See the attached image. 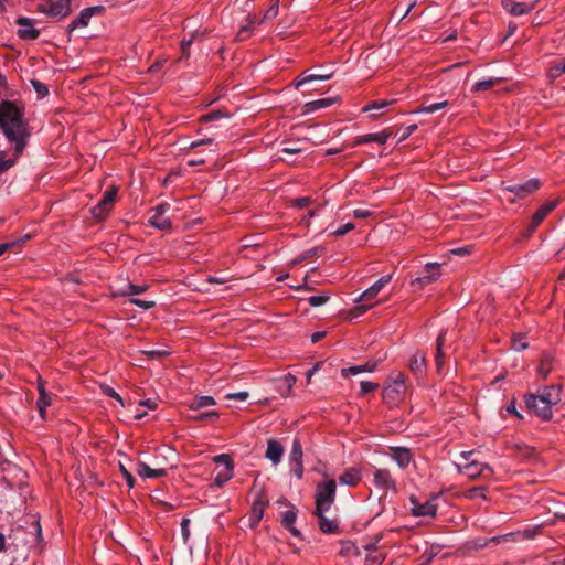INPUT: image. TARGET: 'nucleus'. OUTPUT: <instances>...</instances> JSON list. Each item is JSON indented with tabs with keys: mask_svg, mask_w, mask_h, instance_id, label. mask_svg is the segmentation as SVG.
I'll list each match as a JSON object with an SVG mask.
<instances>
[{
	"mask_svg": "<svg viewBox=\"0 0 565 565\" xmlns=\"http://www.w3.org/2000/svg\"><path fill=\"white\" fill-rule=\"evenodd\" d=\"M426 367V359L424 355L416 353L409 361V369L414 373H422Z\"/></svg>",
	"mask_w": 565,
	"mask_h": 565,
	"instance_id": "obj_31",
	"label": "nucleus"
},
{
	"mask_svg": "<svg viewBox=\"0 0 565 565\" xmlns=\"http://www.w3.org/2000/svg\"><path fill=\"white\" fill-rule=\"evenodd\" d=\"M337 484L334 480H327L317 484L315 502L317 512H328L335 501Z\"/></svg>",
	"mask_w": 565,
	"mask_h": 565,
	"instance_id": "obj_2",
	"label": "nucleus"
},
{
	"mask_svg": "<svg viewBox=\"0 0 565 565\" xmlns=\"http://www.w3.org/2000/svg\"><path fill=\"white\" fill-rule=\"evenodd\" d=\"M565 74V61L556 62L550 66L548 77L551 79H556Z\"/></svg>",
	"mask_w": 565,
	"mask_h": 565,
	"instance_id": "obj_37",
	"label": "nucleus"
},
{
	"mask_svg": "<svg viewBox=\"0 0 565 565\" xmlns=\"http://www.w3.org/2000/svg\"><path fill=\"white\" fill-rule=\"evenodd\" d=\"M494 84H495V81L492 78L479 81V82L475 83L473 90L475 92L487 90V89L491 88L492 86H494Z\"/></svg>",
	"mask_w": 565,
	"mask_h": 565,
	"instance_id": "obj_46",
	"label": "nucleus"
},
{
	"mask_svg": "<svg viewBox=\"0 0 565 565\" xmlns=\"http://www.w3.org/2000/svg\"><path fill=\"white\" fill-rule=\"evenodd\" d=\"M218 417V413L215 411L204 412L198 414L194 418L196 420H207V419H215Z\"/></svg>",
	"mask_w": 565,
	"mask_h": 565,
	"instance_id": "obj_58",
	"label": "nucleus"
},
{
	"mask_svg": "<svg viewBox=\"0 0 565 565\" xmlns=\"http://www.w3.org/2000/svg\"><path fill=\"white\" fill-rule=\"evenodd\" d=\"M118 189L109 188L100 199V201L92 209V214L96 220H104L114 206Z\"/></svg>",
	"mask_w": 565,
	"mask_h": 565,
	"instance_id": "obj_7",
	"label": "nucleus"
},
{
	"mask_svg": "<svg viewBox=\"0 0 565 565\" xmlns=\"http://www.w3.org/2000/svg\"><path fill=\"white\" fill-rule=\"evenodd\" d=\"M267 502L264 501L262 498L256 499L253 502V505L250 508L249 514H248V526L255 527L258 525L259 521L264 516V510Z\"/></svg>",
	"mask_w": 565,
	"mask_h": 565,
	"instance_id": "obj_17",
	"label": "nucleus"
},
{
	"mask_svg": "<svg viewBox=\"0 0 565 565\" xmlns=\"http://www.w3.org/2000/svg\"><path fill=\"white\" fill-rule=\"evenodd\" d=\"M376 365H377L376 362H366L361 365L345 367V369L341 370V375L343 377H349V376L358 375L361 373H366V372L371 373V372L375 371Z\"/></svg>",
	"mask_w": 565,
	"mask_h": 565,
	"instance_id": "obj_24",
	"label": "nucleus"
},
{
	"mask_svg": "<svg viewBox=\"0 0 565 565\" xmlns=\"http://www.w3.org/2000/svg\"><path fill=\"white\" fill-rule=\"evenodd\" d=\"M472 454V451H461L460 457L463 458L467 461V463H456L457 470L460 473L466 475L470 479L479 477L484 470H491L487 463H482L471 459Z\"/></svg>",
	"mask_w": 565,
	"mask_h": 565,
	"instance_id": "obj_5",
	"label": "nucleus"
},
{
	"mask_svg": "<svg viewBox=\"0 0 565 565\" xmlns=\"http://www.w3.org/2000/svg\"><path fill=\"white\" fill-rule=\"evenodd\" d=\"M180 526H181V535H182L183 542L188 543L189 537H190V520L183 519L181 521Z\"/></svg>",
	"mask_w": 565,
	"mask_h": 565,
	"instance_id": "obj_54",
	"label": "nucleus"
},
{
	"mask_svg": "<svg viewBox=\"0 0 565 565\" xmlns=\"http://www.w3.org/2000/svg\"><path fill=\"white\" fill-rule=\"evenodd\" d=\"M392 275H384L381 278H379L371 287H369L365 291H363L359 298L355 300L358 303L356 309L361 310L362 312H365L370 308L373 307V305H364L361 302L369 301L371 299H374L379 292L391 281Z\"/></svg>",
	"mask_w": 565,
	"mask_h": 565,
	"instance_id": "obj_4",
	"label": "nucleus"
},
{
	"mask_svg": "<svg viewBox=\"0 0 565 565\" xmlns=\"http://www.w3.org/2000/svg\"><path fill=\"white\" fill-rule=\"evenodd\" d=\"M284 455V447L280 443L276 440H269L267 443V449L265 457L273 462V465H278L281 461Z\"/></svg>",
	"mask_w": 565,
	"mask_h": 565,
	"instance_id": "obj_21",
	"label": "nucleus"
},
{
	"mask_svg": "<svg viewBox=\"0 0 565 565\" xmlns=\"http://www.w3.org/2000/svg\"><path fill=\"white\" fill-rule=\"evenodd\" d=\"M551 371L550 362L547 359L542 360L541 365L537 369L539 374L542 377H546Z\"/></svg>",
	"mask_w": 565,
	"mask_h": 565,
	"instance_id": "obj_60",
	"label": "nucleus"
},
{
	"mask_svg": "<svg viewBox=\"0 0 565 565\" xmlns=\"http://www.w3.org/2000/svg\"><path fill=\"white\" fill-rule=\"evenodd\" d=\"M557 202L551 201L545 204H543L533 215L531 224H530V231L533 232L541 223L542 221L556 207Z\"/></svg>",
	"mask_w": 565,
	"mask_h": 565,
	"instance_id": "obj_19",
	"label": "nucleus"
},
{
	"mask_svg": "<svg viewBox=\"0 0 565 565\" xmlns=\"http://www.w3.org/2000/svg\"><path fill=\"white\" fill-rule=\"evenodd\" d=\"M120 471H121L124 478L126 479L128 487L132 488L134 481H135L132 475L126 469V467L124 465H120Z\"/></svg>",
	"mask_w": 565,
	"mask_h": 565,
	"instance_id": "obj_63",
	"label": "nucleus"
},
{
	"mask_svg": "<svg viewBox=\"0 0 565 565\" xmlns=\"http://www.w3.org/2000/svg\"><path fill=\"white\" fill-rule=\"evenodd\" d=\"M130 303L143 309V310H148V309H151L156 306V302L152 301V300H142V299H139V298H132L129 300Z\"/></svg>",
	"mask_w": 565,
	"mask_h": 565,
	"instance_id": "obj_44",
	"label": "nucleus"
},
{
	"mask_svg": "<svg viewBox=\"0 0 565 565\" xmlns=\"http://www.w3.org/2000/svg\"><path fill=\"white\" fill-rule=\"evenodd\" d=\"M527 348V342L525 341V338L522 335L515 337L512 340V349L520 352Z\"/></svg>",
	"mask_w": 565,
	"mask_h": 565,
	"instance_id": "obj_52",
	"label": "nucleus"
},
{
	"mask_svg": "<svg viewBox=\"0 0 565 565\" xmlns=\"http://www.w3.org/2000/svg\"><path fill=\"white\" fill-rule=\"evenodd\" d=\"M31 85L34 88L39 98H43L49 94V88L45 84L38 79H31Z\"/></svg>",
	"mask_w": 565,
	"mask_h": 565,
	"instance_id": "obj_40",
	"label": "nucleus"
},
{
	"mask_svg": "<svg viewBox=\"0 0 565 565\" xmlns=\"http://www.w3.org/2000/svg\"><path fill=\"white\" fill-rule=\"evenodd\" d=\"M310 203H311V199L309 196L298 198V199L292 200V202H291L292 206H296L298 209H303V207L308 206Z\"/></svg>",
	"mask_w": 565,
	"mask_h": 565,
	"instance_id": "obj_59",
	"label": "nucleus"
},
{
	"mask_svg": "<svg viewBox=\"0 0 565 565\" xmlns=\"http://www.w3.org/2000/svg\"><path fill=\"white\" fill-rule=\"evenodd\" d=\"M0 126L7 138L14 142L15 152L21 153L25 147V122L21 110L11 102L0 104Z\"/></svg>",
	"mask_w": 565,
	"mask_h": 565,
	"instance_id": "obj_1",
	"label": "nucleus"
},
{
	"mask_svg": "<svg viewBox=\"0 0 565 565\" xmlns=\"http://www.w3.org/2000/svg\"><path fill=\"white\" fill-rule=\"evenodd\" d=\"M299 143H300L299 140L298 141H284L281 152L286 153V154L300 153L302 151V148L298 146Z\"/></svg>",
	"mask_w": 565,
	"mask_h": 565,
	"instance_id": "obj_38",
	"label": "nucleus"
},
{
	"mask_svg": "<svg viewBox=\"0 0 565 565\" xmlns=\"http://www.w3.org/2000/svg\"><path fill=\"white\" fill-rule=\"evenodd\" d=\"M214 461L220 465V469L214 477V484L217 487L224 486L233 477V465L228 455L222 454L214 458Z\"/></svg>",
	"mask_w": 565,
	"mask_h": 565,
	"instance_id": "obj_9",
	"label": "nucleus"
},
{
	"mask_svg": "<svg viewBox=\"0 0 565 565\" xmlns=\"http://www.w3.org/2000/svg\"><path fill=\"white\" fill-rule=\"evenodd\" d=\"M323 252V248L322 247H312L310 249H307L305 250L303 253H301L297 259L295 260V263H300L307 258H310L312 256H316L318 254H321Z\"/></svg>",
	"mask_w": 565,
	"mask_h": 565,
	"instance_id": "obj_42",
	"label": "nucleus"
},
{
	"mask_svg": "<svg viewBox=\"0 0 565 565\" xmlns=\"http://www.w3.org/2000/svg\"><path fill=\"white\" fill-rule=\"evenodd\" d=\"M19 25L18 35L22 40H34L39 36V31L35 29L33 20L29 18H19L17 20Z\"/></svg>",
	"mask_w": 565,
	"mask_h": 565,
	"instance_id": "obj_15",
	"label": "nucleus"
},
{
	"mask_svg": "<svg viewBox=\"0 0 565 565\" xmlns=\"http://www.w3.org/2000/svg\"><path fill=\"white\" fill-rule=\"evenodd\" d=\"M391 458L399 468H406L412 461L411 451L404 447L392 448Z\"/></svg>",
	"mask_w": 565,
	"mask_h": 565,
	"instance_id": "obj_22",
	"label": "nucleus"
},
{
	"mask_svg": "<svg viewBox=\"0 0 565 565\" xmlns=\"http://www.w3.org/2000/svg\"><path fill=\"white\" fill-rule=\"evenodd\" d=\"M360 480L361 471L358 468H349L339 477L340 484L349 487L356 486L360 482Z\"/></svg>",
	"mask_w": 565,
	"mask_h": 565,
	"instance_id": "obj_26",
	"label": "nucleus"
},
{
	"mask_svg": "<svg viewBox=\"0 0 565 565\" xmlns=\"http://www.w3.org/2000/svg\"><path fill=\"white\" fill-rule=\"evenodd\" d=\"M438 499V495H433L430 499L425 502H420L416 498H411V511L415 516H430L434 518L437 513V505L435 501Z\"/></svg>",
	"mask_w": 565,
	"mask_h": 565,
	"instance_id": "obj_10",
	"label": "nucleus"
},
{
	"mask_svg": "<svg viewBox=\"0 0 565 565\" xmlns=\"http://www.w3.org/2000/svg\"><path fill=\"white\" fill-rule=\"evenodd\" d=\"M313 514L318 518L319 529L323 533H335L338 531V522L334 519H329L324 513H319L315 510Z\"/></svg>",
	"mask_w": 565,
	"mask_h": 565,
	"instance_id": "obj_27",
	"label": "nucleus"
},
{
	"mask_svg": "<svg viewBox=\"0 0 565 565\" xmlns=\"http://www.w3.org/2000/svg\"><path fill=\"white\" fill-rule=\"evenodd\" d=\"M226 399H237V401H246L248 398V393L246 391H241L237 393H228L225 395Z\"/></svg>",
	"mask_w": 565,
	"mask_h": 565,
	"instance_id": "obj_56",
	"label": "nucleus"
},
{
	"mask_svg": "<svg viewBox=\"0 0 565 565\" xmlns=\"http://www.w3.org/2000/svg\"><path fill=\"white\" fill-rule=\"evenodd\" d=\"M102 391L106 396L116 399L121 406H124V401L121 396L113 387L104 385L102 386Z\"/></svg>",
	"mask_w": 565,
	"mask_h": 565,
	"instance_id": "obj_47",
	"label": "nucleus"
},
{
	"mask_svg": "<svg viewBox=\"0 0 565 565\" xmlns=\"http://www.w3.org/2000/svg\"><path fill=\"white\" fill-rule=\"evenodd\" d=\"M194 38H195V33H192L189 39L182 40V42H181L182 56H184L186 58L190 56V46L193 43Z\"/></svg>",
	"mask_w": 565,
	"mask_h": 565,
	"instance_id": "obj_48",
	"label": "nucleus"
},
{
	"mask_svg": "<svg viewBox=\"0 0 565 565\" xmlns=\"http://www.w3.org/2000/svg\"><path fill=\"white\" fill-rule=\"evenodd\" d=\"M278 14V4L274 3L268 8V10L265 12L263 20H270L274 19Z\"/></svg>",
	"mask_w": 565,
	"mask_h": 565,
	"instance_id": "obj_62",
	"label": "nucleus"
},
{
	"mask_svg": "<svg viewBox=\"0 0 565 565\" xmlns=\"http://www.w3.org/2000/svg\"><path fill=\"white\" fill-rule=\"evenodd\" d=\"M297 519V514L292 510L285 511L281 518V524L285 526H291Z\"/></svg>",
	"mask_w": 565,
	"mask_h": 565,
	"instance_id": "obj_45",
	"label": "nucleus"
},
{
	"mask_svg": "<svg viewBox=\"0 0 565 565\" xmlns=\"http://www.w3.org/2000/svg\"><path fill=\"white\" fill-rule=\"evenodd\" d=\"M535 398L544 399L552 407L559 401V388L556 386L545 387L542 393L535 395Z\"/></svg>",
	"mask_w": 565,
	"mask_h": 565,
	"instance_id": "obj_30",
	"label": "nucleus"
},
{
	"mask_svg": "<svg viewBox=\"0 0 565 565\" xmlns=\"http://www.w3.org/2000/svg\"><path fill=\"white\" fill-rule=\"evenodd\" d=\"M360 395L367 394L379 388V384L370 381H362L360 383Z\"/></svg>",
	"mask_w": 565,
	"mask_h": 565,
	"instance_id": "obj_49",
	"label": "nucleus"
},
{
	"mask_svg": "<svg viewBox=\"0 0 565 565\" xmlns=\"http://www.w3.org/2000/svg\"><path fill=\"white\" fill-rule=\"evenodd\" d=\"M104 11V7L102 6H95V7H88L81 11L79 15L73 20V30L76 28H84L87 26L89 23V20Z\"/></svg>",
	"mask_w": 565,
	"mask_h": 565,
	"instance_id": "obj_16",
	"label": "nucleus"
},
{
	"mask_svg": "<svg viewBox=\"0 0 565 565\" xmlns=\"http://www.w3.org/2000/svg\"><path fill=\"white\" fill-rule=\"evenodd\" d=\"M253 30V22H248L246 25L241 26L237 36L243 40L245 39L248 33Z\"/></svg>",
	"mask_w": 565,
	"mask_h": 565,
	"instance_id": "obj_64",
	"label": "nucleus"
},
{
	"mask_svg": "<svg viewBox=\"0 0 565 565\" xmlns=\"http://www.w3.org/2000/svg\"><path fill=\"white\" fill-rule=\"evenodd\" d=\"M393 100H375L370 103L363 108V111H372V110H382L388 105H391Z\"/></svg>",
	"mask_w": 565,
	"mask_h": 565,
	"instance_id": "obj_41",
	"label": "nucleus"
},
{
	"mask_svg": "<svg viewBox=\"0 0 565 565\" xmlns=\"http://www.w3.org/2000/svg\"><path fill=\"white\" fill-rule=\"evenodd\" d=\"M50 9L47 12L51 15L64 17L67 15L71 10V0H58L56 2L49 3Z\"/></svg>",
	"mask_w": 565,
	"mask_h": 565,
	"instance_id": "obj_29",
	"label": "nucleus"
},
{
	"mask_svg": "<svg viewBox=\"0 0 565 565\" xmlns=\"http://www.w3.org/2000/svg\"><path fill=\"white\" fill-rule=\"evenodd\" d=\"M335 102V98L328 97V98H320L313 102L308 103L306 106L308 107V111H313L321 108H327L331 105H333Z\"/></svg>",
	"mask_w": 565,
	"mask_h": 565,
	"instance_id": "obj_34",
	"label": "nucleus"
},
{
	"mask_svg": "<svg viewBox=\"0 0 565 565\" xmlns=\"http://www.w3.org/2000/svg\"><path fill=\"white\" fill-rule=\"evenodd\" d=\"M215 399L212 397V396H200L198 398H195L192 404H191V408L192 409H200V408H204V407H209V406H212V405H215Z\"/></svg>",
	"mask_w": 565,
	"mask_h": 565,
	"instance_id": "obj_36",
	"label": "nucleus"
},
{
	"mask_svg": "<svg viewBox=\"0 0 565 565\" xmlns=\"http://www.w3.org/2000/svg\"><path fill=\"white\" fill-rule=\"evenodd\" d=\"M136 471L141 478H145V479H157V478L166 476V473H167L164 468H159V467L151 468L149 465L141 462V461H139L137 463Z\"/></svg>",
	"mask_w": 565,
	"mask_h": 565,
	"instance_id": "obj_20",
	"label": "nucleus"
},
{
	"mask_svg": "<svg viewBox=\"0 0 565 565\" xmlns=\"http://www.w3.org/2000/svg\"><path fill=\"white\" fill-rule=\"evenodd\" d=\"M355 228V225L351 222H348L345 223L344 225L338 227L337 230H334L331 235L333 236H343L345 235L347 233H349L350 231L354 230Z\"/></svg>",
	"mask_w": 565,
	"mask_h": 565,
	"instance_id": "obj_53",
	"label": "nucleus"
},
{
	"mask_svg": "<svg viewBox=\"0 0 565 565\" xmlns=\"http://www.w3.org/2000/svg\"><path fill=\"white\" fill-rule=\"evenodd\" d=\"M297 379L295 375L288 373L276 381V391L278 394L286 398L289 397L291 394V390L294 385L296 384Z\"/></svg>",
	"mask_w": 565,
	"mask_h": 565,
	"instance_id": "obj_18",
	"label": "nucleus"
},
{
	"mask_svg": "<svg viewBox=\"0 0 565 565\" xmlns=\"http://www.w3.org/2000/svg\"><path fill=\"white\" fill-rule=\"evenodd\" d=\"M170 204L160 203L153 209V215L149 218V224L158 230L171 227V222L164 214L169 211Z\"/></svg>",
	"mask_w": 565,
	"mask_h": 565,
	"instance_id": "obj_13",
	"label": "nucleus"
},
{
	"mask_svg": "<svg viewBox=\"0 0 565 565\" xmlns=\"http://www.w3.org/2000/svg\"><path fill=\"white\" fill-rule=\"evenodd\" d=\"M290 470L298 479H301L303 475L302 461L290 463Z\"/></svg>",
	"mask_w": 565,
	"mask_h": 565,
	"instance_id": "obj_57",
	"label": "nucleus"
},
{
	"mask_svg": "<svg viewBox=\"0 0 565 565\" xmlns=\"http://www.w3.org/2000/svg\"><path fill=\"white\" fill-rule=\"evenodd\" d=\"M445 334H446L445 332H440L437 338V349H436L435 360H436V367H437L438 372H441V367H443V359H444L443 344H444Z\"/></svg>",
	"mask_w": 565,
	"mask_h": 565,
	"instance_id": "obj_35",
	"label": "nucleus"
},
{
	"mask_svg": "<svg viewBox=\"0 0 565 565\" xmlns=\"http://www.w3.org/2000/svg\"><path fill=\"white\" fill-rule=\"evenodd\" d=\"M373 481L375 487L384 492L396 490L395 481L387 469H376L373 473Z\"/></svg>",
	"mask_w": 565,
	"mask_h": 565,
	"instance_id": "obj_14",
	"label": "nucleus"
},
{
	"mask_svg": "<svg viewBox=\"0 0 565 565\" xmlns=\"http://www.w3.org/2000/svg\"><path fill=\"white\" fill-rule=\"evenodd\" d=\"M405 376L401 372L390 375V383L383 390V399L386 404L393 406L398 404L405 394Z\"/></svg>",
	"mask_w": 565,
	"mask_h": 565,
	"instance_id": "obj_3",
	"label": "nucleus"
},
{
	"mask_svg": "<svg viewBox=\"0 0 565 565\" xmlns=\"http://www.w3.org/2000/svg\"><path fill=\"white\" fill-rule=\"evenodd\" d=\"M147 290V286L145 285H134L128 284L127 289L121 292V295H140Z\"/></svg>",
	"mask_w": 565,
	"mask_h": 565,
	"instance_id": "obj_43",
	"label": "nucleus"
},
{
	"mask_svg": "<svg viewBox=\"0 0 565 565\" xmlns=\"http://www.w3.org/2000/svg\"><path fill=\"white\" fill-rule=\"evenodd\" d=\"M38 392H39V398L36 402V406H38L40 416L44 419L46 407L51 405V396L45 391L44 383H42L41 381H39V383H38Z\"/></svg>",
	"mask_w": 565,
	"mask_h": 565,
	"instance_id": "obj_23",
	"label": "nucleus"
},
{
	"mask_svg": "<svg viewBox=\"0 0 565 565\" xmlns=\"http://www.w3.org/2000/svg\"><path fill=\"white\" fill-rule=\"evenodd\" d=\"M466 498H468L470 500H475L478 498L486 500L487 499L486 489L482 487L471 488L466 492Z\"/></svg>",
	"mask_w": 565,
	"mask_h": 565,
	"instance_id": "obj_39",
	"label": "nucleus"
},
{
	"mask_svg": "<svg viewBox=\"0 0 565 565\" xmlns=\"http://www.w3.org/2000/svg\"><path fill=\"white\" fill-rule=\"evenodd\" d=\"M447 106H448V102L444 100V102H439V103H434V104H430V105L422 106L420 108L414 110L413 113L414 114H433L435 111H438V110H441V109L446 108Z\"/></svg>",
	"mask_w": 565,
	"mask_h": 565,
	"instance_id": "obj_33",
	"label": "nucleus"
},
{
	"mask_svg": "<svg viewBox=\"0 0 565 565\" xmlns=\"http://www.w3.org/2000/svg\"><path fill=\"white\" fill-rule=\"evenodd\" d=\"M329 299V297L327 295H315V296H310L308 298V302L312 306V307H319V306H322L327 302V300Z\"/></svg>",
	"mask_w": 565,
	"mask_h": 565,
	"instance_id": "obj_51",
	"label": "nucleus"
},
{
	"mask_svg": "<svg viewBox=\"0 0 565 565\" xmlns=\"http://www.w3.org/2000/svg\"><path fill=\"white\" fill-rule=\"evenodd\" d=\"M525 405L543 419H550L552 417V407L548 403L544 402V399L535 398V395L525 396Z\"/></svg>",
	"mask_w": 565,
	"mask_h": 565,
	"instance_id": "obj_12",
	"label": "nucleus"
},
{
	"mask_svg": "<svg viewBox=\"0 0 565 565\" xmlns=\"http://www.w3.org/2000/svg\"><path fill=\"white\" fill-rule=\"evenodd\" d=\"M539 0L531 2H519L514 0H502L503 9L514 17H521L534 10Z\"/></svg>",
	"mask_w": 565,
	"mask_h": 565,
	"instance_id": "obj_11",
	"label": "nucleus"
},
{
	"mask_svg": "<svg viewBox=\"0 0 565 565\" xmlns=\"http://www.w3.org/2000/svg\"><path fill=\"white\" fill-rule=\"evenodd\" d=\"M417 129V125L416 124H412V125H408L406 127L403 128L402 130V135H401V138L399 140H405L406 138H408L413 132H415Z\"/></svg>",
	"mask_w": 565,
	"mask_h": 565,
	"instance_id": "obj_61",
	"label": "nucleus"
},
{
	"mask_svg": "<svg viewBox=\"0 0 565 565\" xmlns=\"http://www.w3.org/2000/svg\"><path fill=\"white\" fill-rule=\"evenodd\" d=\"M15 163V159H7L3 152H0V174L6 172Z\"/></svg>",
	"mask_w": 565,
	"mask_h": 565,
	"instance_id": "obj_50",
	"label": "nucleus"
},
{
	"mask_svg": "<svg viewBox=\"0 0 565 565\" xmlns=\"http://www.w3.org/2000/svg\"><path fill=\"white\" fill-rule=\"evenodd\" d=\"M440 277V264L427 263L424 268L423 275L416 277L411 281L412 287L415 290H420L424 287L436 281Z\"/></svg>",
	"mask_w": 565,
	"mask_h": 565,
	"instance_id": "obj_6",
	"label": "nucleus"
},
{
	"mask_svg": "<svg viewBox=\"0 0 565 565\" xmlns=\"http://www.w3.org/2000/svg\"><path fill=\"white\" fill-rule=\"evenodd\" d=\"M373 215V212L369 209L359 207L353 210V216L356 218H369Z\"/></svg>",
	"mask_w": 565,
	"mask_h": 565,
	"instance_id": "obj_55",
	"label": "nucleus"
},
{
	"mask_svg": "<svg viewBox=\"0 0 565 565\" xmlns=\"http://www.w3.org/2000/svg\"><path fill=\"white\" fill-rule=\"evenodd\" d=\"M540 185V180L537 178H532L523 183L503 184L502 190L513 193L519 199H523L539 190Z\"/></svg>",
	"mask_w": 565,
	"mask_h": 565,
	"instance_id": "obj_8",
	"label": "nucleus"
},
{
	"mask_svg": "<svg viewBox=\"0 0 565 565\" xmlns=\"http://www.w3.org/2000/svg\"><path fill=\"white\" fill-rule=\"evenodd\" d=\"M390 137H391V132L383 130L381 132H373V134H366V135L360 136L356 139L355 143L361 145V143L376 142L379 145H384V143H386V141L388 140Z\"/></svg>",
	"mask_w": 565,
	"mask_h": 565,
	"instance_id": "obj_25",
	"label": "nucleus"
},
{
	"mask_svg": "<svg viewBox=\"0 0 565 565\" xmlns=\"http://www.w3.org/2000/svg\"><path fill=\"white\" fill-rule=\"evenodd\" d=\"M332 76L331 73L329 74H320V73H317V74H312V73H309L308 71L301 73L297 78H296V87H300L302 85H305L306 83H310V82H313V81H328L330 79Z\"/></svg>",
	"mask_w": 565,
	"mask_h": 565,
	"instance_id": "obj_28",
	"label": "nucleus"
},
{
	"mask_svg": "<svg viewBox=\"0 0 565 565\" xmlns=\"http://www.w3.org/2000/svg\"><path fill=\"white\" fill-rule=\"evenodd\" d=\"M302 446L298 439L292 441V447L289 454V465L302 461Z\"/></svg>",
	"mask_w": 565,
	"mask_h": 565,
	"instance_id": "obj_32",
	"label": "nucleus"
}]
</instances>
